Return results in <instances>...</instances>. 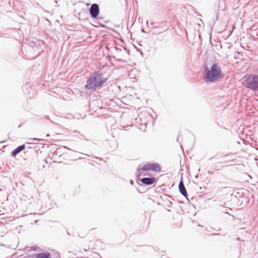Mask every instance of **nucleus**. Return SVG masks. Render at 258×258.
Here are the masks:
<instances>
[{
	"mask_svg": "<svg viewBox=\"0 0 258 258\" xmlns=\"http://www.w3.org/2000/svg\"><path fill=\"white\" fill-rule=\"evenodd\" d=\"M130 183H131V184H133V183H134V182H133V181L132 180L130 181Z\"/></svg>",
	"mask_w": 258,
	"mask_h": 258,
	"instance_id": "nucleus-10",
	"label": "nucleus"
},
{
	"mask_svg": "<svg viewBox=\"0 0 258 258\" xmlns=\"http://www.w3.org/2000/svg\"><path fill=\"white\" fill-rule=\"evenodd\" d=\"M155 181L154 178H148V177H144L142 179H141V181L147 185H151L152 183H154Z\"/></svg>",
	"mask_w": 258,
	"mask_h": 258,
	"instance_id": "nucleus-6",
	"label": "nucleus"
},
{
	"mask_svg": "<svg viewBox=\"0 0 258 258\" xmlns=\"http://www.w3.org/2000/svg\"><path fill=\"white\" fill-rule=\"evenodd\" d=\"M24 148H25V146L24 145H21V146L18 147L16 149H15L12 152V153H11L12 156H15L19 153H20L21 151H22L23 150H24Z\"/></svg>",
	"mask_w": 258,
	"mask_h": 258,
	"instance_id": "nucleus-8",
	"label": "nucleus"
},
{
	"mask_svg": "<svg viewBox=\"0 0 258 258\" xmlns=\"http://www.w3.org/2000/svg\"><path fill=\"white\" fill-rule=\"evenodd\" d=\"M242 84L253 91H258V75H248L242 79Z\"/></svg>",
	"mask_w": 258,
	"mask_h": 258,
	"instance_id": "nucleus-3",
	"label": "nucleus"
},
{
	"mask_svg": "<svg viewBox=\"0 0 258 258\" xmlns=\"http://www.w3.org/2000/svg\"><path fill=\"white\" fill-rule=\"evenodd\" d=\"M106 81V79L101 74L92 75L87 81L85 87L88 90H95L100 87Z\"/></svg>",
	"mask_w": 258,
	"mask_h": 258,
	"instance_id": "nucleus-2",
	"label": "nucleus"
},
{
	"mask_svg": "<svg viewBox=\"0 0 258 258\" xmlns=\"http://www.w3.org/2000/svg\"><path fill=\"white\" fill-rule=\"evenodd\" d=\"M99 12V6L97 4H94L91 5L90 9V13L93 18H95L98 16Z\"/></svg>",
	"mask_w": 258,
	"mask_h": 258,
	"instance_id": "nucleus-5",
	"label": "nucleus"
},
{
	"mask_svg": "<svg viewBox=\"0 0 258 258\" xmlns=\"http://www.w3.org/2000/svg\"><path fill=\"white\" fill-rule=\"evenodd\" d=\"M39 139H37V138H30V139H28V143L30 144L31 143V142H33V141H39Z\"/></svg>",
	"mask_w": 258,
	"mask_h": 258,
	"instance_id": "nucleus-9",
	"label": "nucleus"
},
{
	"mask_svg": "<svg viewBox=\"0 0 258 258\" xmlns=\"http://www.w3.org/2000/svg\"><path fill=\"white\" fill-rule=\"evenodd\" d=\"M178 187L180 193L183 196L186 197L187 196V192L182 180L179 182Z\"/></svg>",
	"mask_w": 258,
	"mask_h": 258,
	"instance_id": "nucleus-7",
	"label": "nucleus"
},
{
	"mask_svg": "<svg viewBox=\"0 0 258 258\" xmlns=\"http://www.w3.org/2000/svg\"><path fill=\"white\" fill-rule=\"evenodd\" d=\"M142 32H144V29H142Z\"/></svg>",
	"mask_w": 258,
	"mask_h": 258,
	"instance_id": "nucleus-11",
	"label": "nucleus"
},
{
	"mask_svg": "<svg viewBox=\"0 0 258 258\" xmlns=\"http://www.w3.org/2000/svg\"><path fill=\"white\" fill-rule=\"evenodd\" d=\"M223 78V74L220 66L216 63L213 64L210 69L206 68L204 72V80L206 82L213 83Z\"/></svg>",
	"mask_w": 258,
	"mask_h": 258,
	"instance_id": "nucleus-1",
	"label": "nucleus"
},
{
	"mask_svg": "<svg viewBox=\"0 0 258 258\" xmlns=\"http://www.w3.org/2000/svg\"><path fill=\"white\" fill-rule=\"evenodd\" d=\"M142 169L144 171L152 170L155 172L160 171V166L157 163H152L144 165Z\"/></svg>",
	"mask_w": 258,
	"mask_h": 258,
	"instance_id": "nucleus-4",
	"label": "nucleus"
}]
</instances>
